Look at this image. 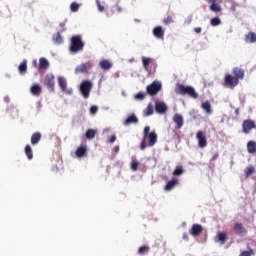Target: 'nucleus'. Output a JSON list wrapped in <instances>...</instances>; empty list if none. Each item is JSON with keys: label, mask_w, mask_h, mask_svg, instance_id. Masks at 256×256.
I'll return each mask as SVG.
<instances>
[{"label": "nucleus", "mask_w": 256, "mask_h": 256, "mask_svg": "<svg viewBox=\"0 0 256 256\" xmlns=\"http://www.w3.org/2000/svg\"><path fill=\"white\" fill-rule=\"evenodd\" d=\"M224 85L230 89H235V87L239 85V81L233 75L226 74L224 77Z\"/></svg>", "instance_id": "obj_5"}, {"label": "nucleus", "mask_w": 256, "mask_h": 256, "mask_svg": "<svg viewBox=\"0 0 256 256\" xmlns=\"http://www.w3.org/2000/svg\"><path fill=\"white\" fill-rule=\"evenodd\" d=\"M114 153H119L120 151V148L119 146H115L114 149H113Z\"/></svg>", "instance_id": "obj_52"}, {"label": "nucleus", "mask_w": 256, "mask_h": 256, "mask_svg": "<svg viewBox=\"0 0 256 256\" xmlns=\"http://www.w3.org/2000/svg\"><path fill=\"white\" fill-rule=\"evenodd\" d=\"M54 43H57L58 45H61L63 43V36H61V33H56L52 37Z\"/></svg>", "instance_id": "obj_34"}, {"label": "nucleus", "mask_w": 256, "mask_h": 256, "mask_svg": "<svg viewBox=\"0 0 256 256\" xmlns=\"http://www.w3.org/2000/svg\"><path fill=\"white\" fill-rule=\"evenodd\" d=\"M233 231L238 237H245L247 235V228L241 222L234 224Z\"/></svg>", "instance_id": "obj_8"}, {"label": "nucleus", "mask_w": 256, "mask_h": 256, "mask_svg": "<svg viewBox=\"0 0 256 256\" xmlns=\"http://www.w3.org/2000/svg\"><path fill=\"white\" fill-rule=\"evenodd\" d=\"M149 246H141L139 249H138V253L139 255H145V253H149Z\"/></svg>", "instance_id": "obj_39"}, {"label": "nucleus", "mask_w": 256, "mask_h": 256, "mask_svg": "<svg viewBox=\"0 0 256 256\" xmlns=\"http://www.w3.org/2000/svg\"><path fill=\"white\" fill-rule=\"evenodd\" d=\"M131 123H139V118H137V116H135L134 114H132L125 120L124 125H131Z\"/></svg>", "instance_id": "obj_30"}, {"label": "nucleus", "mask_w": 256, "mask_h": 256, "mask_svg": "<svg viewBox=\"0 0 256 256\" xmlns=\"http://www.w3.org/2000/svg\"><path fill=\"white\" fill-rule=\"evenodd\" d=\"M98 109L99 108L97 106H92V107H90V113L92 115H95V113H97Z\"/></svg>", "instance_id": "obj_45"}, {"label": "nucleus", "mask_w": 256, "mask_h": 256, "mask_svg": "<svg viewBox=\"0 0 256 256\" xmlns=\"http://www.w3.org/2000/svg\"><path fill=\"white\" fill-rule=\"evenodd\" d=\"M117 141V136L115 134H113L111 137H110V140H109V143H114Z\"/></svg>", "instance_id": "obj_47"}, {"label": "nucleus", "mask_w": 256, "mask_h": 256, "mask_svg": "<svg viewBox=\"0 0 256 256\" xmlns=\"http://www.w3.org/2000/svg\"><path fill=\"white\" fill-rule=\"evenodd\" d=\"M171 23H174L173 16L168 15L166 18L163 19L164 25H171Z\"/></svg>", "instance_id": "obj_40"}, {"label": "nucleus", "mask_w": 256, "mask_h": 256, "mask_svg": "<svg viewBox=\"0 0 256 256\" xmlns=\"http://www.w3.org/2000/svg\"><path fill=\"white\" fill-rule=\"evenodd\" d=\"M179 185V179L172 178L170 181H168L164 187L165 191H173L174 187H177Z\"/></svg>", "instance_id": "obj_16"}, {"label": "nucleus", "mask_w": 256, "mask_h": 256, "mask_svg": "<svg viewBox=\"0 0 256 256\" xmlns=\"http://www.w3.org/2000/svg\"><path fill=\"white\" fill-rule=\"evenodd\" d=\"M221 24V19L219 17H214L210 20V25H212V27H218V25Z\"/></svg>", "instance_id": "obj_38"}, {"label": "nucleus", "mask_w": 256, "mask_h": 256, "mask_svg": "<svg viewBox=\"0 0 256 256\" xmlns=\"http://www.w3.org/2000/svg\"><path fill=\"white\" fill-rule=\"evenodd\" d=\"M30 91L32 95H35L36 97H39L41 95V85L39 84H34L31 88Z\"/></svg>", "instance_id": "obj_26"}, {"label": "nucleus", "mask_w": 256, "mask_h": 256, "mask_svg": "<svg viewBox=\"0 0 256 256\" xmlns=\"http://www.w3.org/2000/svg\"><path fill=\"white\" fill-rule=\"evenodd\" d=\"M251 129H256L255 121L253 120H244L242 123L243 133L249 135L251 133Z\"/></svg>", "instance_id": "obj_10"}, {"label": "nucleus", "mask_w": 256, "mask_h": 256, "mask_svg": "<svg viewBox=\"0 0 256 256\" xmlns=\"http://www.w3.org/2000/svg\"><path fill=\"white\" fill-rule=\"evenodd\" d=\"M155 111L160 115H163V113H167V104H165V102H156Z\"/></svg>", "instance_id": "obj_15"}, {"label": "nucleus", "mask_w": 256, "mask_h": 256, "mask_svg": "<svg viewBox=\"0 0 256 256\" xmlns=\"http://www.w3.org/2000/svg\"><path fill=\"white\" fill-rule=\"evenodd\" d=\"M183 239H184V241H189V235H187V233H184Z\"/></svg>", "instance_id": "obj_50"}, {"label": "nucleus", "mask_w": 256, "mask_h": 256, "mask_svg": "<svg viewBox=\"0 0 256 256\" xmlns=\"http://www.w3.org/2000/svg\"><path fill=\"white\" fill-rule=\"evenodd\" d=\"M91 89H93V83H91V81L86 80L81 83L80 91L84 99H89V94L91 93Z\"/></svg>", "instance_id": "obj_3"}, {"label": "nucleus", "mask_w": 256, "mask_h": 256, "mask_svg": "<svg viewBox=\"0 0 256 256\" xmlns=\"http://www.w3.org/2000/svg\"><path fill=\"white\" fill-rule=\"evenodd\" d=\"M246 43H255L256 42V34L254 32H249L245 35Z\"/></svg>", "instance_id": "obj_28"}, {"label": "nucleus", "mask_w": 256, "mask_h": 256, "mask_svg": "<svg viewBox=\"0 0 256 256\" xmlns=\"http://www.w3.org/2000/svg\"><path fill=\"white\" fill-rule=\"evenodd\" d=\"M217 241L222 245H225V243H227V234L225 232H219L217 235Z\"/></svg>", "instance_id": "obj_32"}, {"label": "nucleus", "mask_w": 256, "mask_h": 256, "mask_svg": "<svg viewBox=\"0 0 256 256\" xmlns=\"http://www.w3.org/2000/svg\"><path fill=\"white\" fill-rule=\"evenodd\" d=\"M153 35L156 39H163V37H165V30H163V27L161 26H156L153 29Z\"/></svg>", "instance_id": "obj_18"}, {"label": "nucleus", "mask_w": 256, "mask_h": 256, "mask_svg": "<svg viewBox=\"0 0 256 256\" xmlns=\"http://www.w3.org/2000/svg\"><path fill=\"white\" fill-rule=\"evenodd\" d=\"M41 132H35L31 136V145H38L39 141H41Z\"/></svg>", "instance_id": "obj_24"}, {"label": "nucleus", "mask_w": 256, "mask_h": 256, "mask_svg": "<svg viewBox=\"0 0 256 256\" xmlns=\"http://www.w3.org/2000/svg\"><path fill=\"white\" fill-rule=\"evenodd\" d=\"M245 177H251V175H253V173H255V167H253L252 165L248 166L245 171Z\"/></svg>", "instance_id": "obj_37"}, {"label": "nucleus", "mask_w": 256, "mask_h": 256, "mask_svg": "<svg viewBox=\"0 0 256 256\" xmlns=\"http://www.w3.org/2000/svg\"><path fill=\"white\" fill-rule=\"evenodd\" d=\"M99 67H101L103 71H109V69L113 67V63H111L109 60H101L99 62Z\"/></svg>", "instance_id": "obj_23"}, {"label": "nucleus", "mask_w": 256, "mask_h": 256, "mask_svg": "<svg viewBox=\"0 0 256 256\" xmlns=\"http://www.w3.org/2000/svg\"><path fill=\"white\" fill-rule=\"evenodd\" d=\"M138 167H139V161L132 159V162H131L132 171H137Z\"/></svg>", "instance_id": "obj_42"}, {"label": "nucleus", "mask_w": 256, "mask_h": 256, "mask_svg": "<svg viewBox=\"0 0 256 256\" xmlns=\"http://www.w3.org/2000/svg\"><path fill=\"white\" fill-rule=\"evenodd\" d=\"M70 10L72 11V13H77V11H79V5L77 4V2H73L70 5Z\"/></svg>", "instance_id": "obj_41"}, {"label": "nucleus", "mask_w": 256, "mask_h": 256, "mask_svg": "<svg viewBox=\"0 0 256 256\" xmlns=\"http://www.w3.org/2000/svg\"><path fill=\"white\" fill-rule=\"evenodd\" d=\"M33 63H34V65H37V61H34Z\"/></svg>", "instance_id": "obj_55"}, {"label": "nucleus", "mask_w": 256, "mask_h": 256, "mask_svg": "<svg viewBox=\"0 0 256 256\" xmlns=\"http://www.w3.org/2000/svg\"><path fill=\"white\" fill-rule=\"evenodd\" d=\"M92 68H93V62L88 61L86 63H82V64L76 66L75 74L76 75H80L83 73L87 74V73H89V69H92Z\"/></svg>", "instance_id": "obj_4"}, {"label": "nucleus", "mask_w": 256, "mask_h": 256, "mask_svg": "<svg viewBox=\"0 0 256 256\" xmlns=\"http://www.w3.org/2000/svg\"><path fill=\"white\" fill-rule=\"evenodd\" d=\"M185 173V169L183 166H176L175 170L173 171L174 177H179V175H183Z\"/></svg>", "instance_id": "obj_35"}, {"label": "nucleus", "mask_w": 256, "mask_h": 256, "mask_svg": "<svg viewBox=\"0 0 256 256\" xmlns=\"http://www.w3.org/2000/svg\"><path fill=\"white\" fill-rule=\"evenodd\" d=\"M161 83L160 82H152L150 85L147 86L146 88V92L148 93V95H157V93H159V91H161Z\"/></svg>", "instance_id": "obj_7"}, {"label": "nucleus", "mask_w": 256, "mask_h": 256, "mask_svg": "<svg viewBox=\"0 0 256 256\" xmlns=\"http://www.w3.org/2000/svg\"><path fill=\"white\" fill-rule=\"evenodd\" d=\"M206 3L213 5V3H217V0H206Z\"/></svg>", "instance_id": "obj_48"}, {"label": "nucleus", "mask_w": 256, "mask_h": 256, "mask_svg": "<svg viewBox=\"0 0 256 256\" xmlns=\"http://www.w3.org/2000/svg\"><path fill=\"white\" fill-rule=\"evenodd\" d=\"M176 93H178L179 95H188V97H191L192 99L199 98V94L195 91V88H193V86H185L183 84H177Z\"/></svg>", "instance_id": "obj_1"}, {"label": "nucleus", "mask_w": 256, "mask_h": 256, "mask_svg": "<svg viewBox=\"0 0 256 256\" xmlns=\"http://www.w3.org/2000/svg\"><path fill=\"white\" fill-rule=\"evenodd\" d=\"M95 135H97V131L93 129H88L85 134L86 139H95Z\"/></svg>", "instance_id": "obj_36"}, {"label": "nucleus", "mask_w": 256, "mask_h": 256, "mask_svg": "<svg viewBox=\"0 0 256 256\" xmlns=\"http://www.w3.org/2000/svg\"><path fill=\"white\" fill-rule=\"evenodd\" d=\"M209 9L212 13H221L222 11L221 5L217 4V2L210 4Z\"/></svg>", "instance_id": "obj_29"}, {"label": "nucleus", "mask_w": 256, "mask_h": 256, "mask_svg": "<svg viewBox=\"0 0 256 256\" xmlns=\"http://www.w3.org/2000/svg\"><path fill=\"white\" fill-rule=\"evenodd\" d=\"M190 235L193 237H199L203 233V226L201 224H193L192 228L189 230Z\"/></svg>", "instance_id": "obj_12"}, {"label": "nucleus", "mask_w": 256, "mask_h": 256, "mask_svg": "<svg viewBox=\"0 0 256 256\" xmlns=\"http://www.w3.org/2000/svg\"><path fill=\"white\" fill-rule=\"evenodd\" d=\"M58 85L66 95H73V89L67 88V80L63 77H58Z\"/></svg>", "instance_id": "obj_9"}, {"label": "nucleus", "mask_w": 256, "mask_h": 256, "mask_svg": "<svg viewBox=\"0 0 256 256\" xmlns=\"http://www.w3.org/2000/svg\"><path fill=\"white\" fill-rule=\"evenodd\" d=\"M153 58H149V57H142V65L145 69V71H147V73H151V69H149V65L153 64Z\"/></svg>", "instance_id": "obj_21"}, {"label": "nucleus", "mask_w": 256, "mask_h": 256, "mask_svg": "<svg viewBox=\"0 0 256 256\" xmlns=\"http://www.w3.org/2000/svg\"><path fill=\"white\" fill-rule=\"evenodd\" d=\"M25 155L27 156V159H29V161L33 159V149L31 148V145L25 146Z\"/></svg>", "instance_id": "obj_33"}, {"label": "nucleus", "mask_w": 256, "mask_h": 256, "mask_svg": "<svg viewBox=\"0 0 256 256\" xmlns=\"http://www.w3.org/2000/svg\"><path fill=\"white\" fill-rule=\"evenodd\" d=\"M44 85L53 93V91H55V75L46 74L44 78Z\"/></svg>", "instance_id": "obj_6"}, {"label": "nucleus", "mask_w": 256, "mask_h": 256, "mask_svg": "<svg viewBox=\"0 0 256 256\" xmlns=\"http://www.w3.org/2000/svg\"><path fill=\"white\" fill-rule=\"evenodd\" d=\"M146 97V94L143 93V92H138L136 95H135V99L137 101H143V99H145Z\"/></svg>", "instance_id": "obj_43"}, {"label": "nucleus", "mask_w": 256, "mask_h": 256, "mask_svg": "<svg viewBox=\"0 0 256 256\" xmlns=\"http://www.w3.org/2000/svg\"><path fill=\"white\" fill-rule=\"evenodd\" d=\"M146 141H148V147H153L157 143V133L155 131L150 132Z\"/></svg>", "instance_id": "obj_20"}, {"label": "nucleus", "mask_w": 256, "mask_h": 256, "mask_svg": "<svg viewBox=\"0 0 256 256\" xmlns=\"http://www.w3.org/2000/svg\"><path fill=\"white\" fill-rule=\"evenodd\" d=\"M196 139L200 149H205V147H207V137H205V133H203V131L199 130L196 133Z\"/></svg>", "instance_id": "obj_11"}, {"label": "nucleus", "mask_w": 256, "mask_h": 256, "mask_svg": "<svg viewBox=\"0 0 256 256\" xmlns=\"http://www.w3.org/2000/svg\"><path fill=\"white\" fill-rule=\"evenodd\" d=\"M232 73L234 75V78L237 79L238 81L245 78V70L239 67L233 68Z\"/></svg>", "instance_id": "obj_14"}, {"label": "nucleus", "mask_w": 256, "mask_h": 256, "mask_svg": "<svg viewBox=\"0 0 256 256\" xmlns=\"http://www.w3.org/2000/svg\"><path fill=\"white\" fill-rule=\"evenodd\" d=\"M201 108L203 111H205V113H207V115H211V113H213V110L211 109V103L209 101L203 102L201 104Z\"/></svg>", "instance_id": "obj_25"}, {"label": "nucleus", "mask_w": 256, "mask_h": 256, "mask_svg": "<svg viewBox=\"0 0 256 256\" xmlns=\"http://www.w3.org/2000/svg\"><path fill=\"white\" fill-rule=\"evenodd\" d=\"M18 71L20 75H25L27 73V60H23L18 66Z\"/></svg>", "instance_id": "obj_27"}, {"label": "nucleus", "mask_w": 256, "mask_h": 256, "mask_svg": "<svg viewBox=\"0 0 256 256\" xmlns=\"http://www.w3.org/2000/svg\"><path fill=\"white\" fill-rule=\"evenodd\" d=\"M85 47V43L83 42V38L81 35L72 36L70 42V51L71 53H79Z\"/></svg>", "instance_id": "obj_2"}, {"label": "nucleus", "mask_w": 256, "mask_h": 256, "mask_svg": "<svg viewBox=\"0 0 256 256\" xmlns=\"http://www.w3.org/2000/svg\"><path fill=\"white\" fill-rule=\"evenodd\" d=\"M201 31H202L201 27L194 28V32H196L197 34L201 33Z\"/></svg>", "instance_id": "obj_49"}, {"label": "nucleus", "mask_w": 256, "mask_h": 256, "mask_svg": "<svg viewBox=\"0 0 256 256\" xmlns=\"http://www.w3.org/2000/svg\"><path fill=\"white\" fill-rule=\"evenodd\" d=\"M146 117H149V115H153V105L152 104H148L147 108H146Z\"/></svg>", "instance_id": "obj_44"}, {"label": "nucleus", "mask_w": 256, "mask_h": 256, "mask_svg": "<svg viewBox=\"0 0 256 256\" xmlns=\"http://www.w3.org/2000/svg\"><path fill=\"white\" fill-rule=\"evenodd\" d=\"M97 7H98V10L101 11V13L105 11V7H103L99 1H97Z\"/></svg>", "instance_id": "obj_46"}, {"label": "nucleus", "mask_w": 256, "mask_h": 256, "mask_svg": "<svg viewBox=\"0 0 256 256\" xmlns=\"http://www.w3.org/2000/svg\"><path fill=\"white\" fill-rule=\"evenodd\" d=\"M76 157H87V146H79L75 151Z\"/></svg>", "instance_id": "obj_22"}, {"label": "nucleus", "mask_w": 256, "mask_h": 256, "mask_svg": "<svg viewBox=\"0 0 256 256\" xmlns=\"http://www.w3.org/2000/svg\"><path fill=\"white\" fill-rule=\"evenodd\" d=\"M60 27H61V31H62V33L64 32V31H66V29H65V23H60Z\"/></svg>", "instance_id": "obj_51"}, {"label": "nucleus", "mask_w": 256, "mask_h": 256, "mask_svg": "<svg viewBox=\"0 0 256 256\" xmlns=\"http://www.w3.org/2000/svg\"><path fill=\"white\" fill-rule=\"evenodd\" d=\"M236 113H239V110H236Z\"/></svg>", "instance_id": "obj_56"}, {"label": "nucleus", "mask_w": 256, "mask_h": 256, "mask_svg": "<svg viewBox=\"0 0 256 256\" xmlns=\"http://www.w3.org/2000/svg\"><path fill=\"white\" fill-rule=\"evenodd\" d=\"M247 151L250 154L256 153V142L255 141H249L247 143Z\"/></svg>", "instance_id": "obj_31"}, {"label": "nucleus", "mask_w": 256, "mask_h": 256, "mask_svg": "<svg viewBox=\"0 0 256 256\" xmlns=\"http://www.w3.org/2000/svg\"><path fill=\"white\" fill-rule=\"evenodd\" d=\"M218 157H219L218 153L214 154L213 157H212V161H215V159H217Z\"/></svg>", "instance_id": "obj_53"}, {"label": "nucleus", "mask_w": 256, "mask_h": 256, "mask_svg": "<svg viewBox=\"0 0 256 256\" xmlns=\"http://www.w3.org/2000/svg\"><path fill=\"white\" fill-rule=\"evenodd\" d=\"M117 11L121 12V11H122L121 7H118V8H117Z\"/></svg>", "instance_id": "obj_54"}, {"label": "nucleus", "mask_w": 256, "mask_h": 256, "mask_svg": "<svg viewBox=\"0 0 256 256\" xmlns=\"http://www.w3.org/2000/svg\"><path fill=\"white\" fill-rule=\"evenodd\" d=\"M149 131H151V127L145 126L143 140L140 144L141 151H145V149H147V143H146L147 136L151 134V132H149Z\"/></svg>", "instance_id": "obj_13"}, {"label": "nucleus", "mask_w": 256, "mask_h": 256, "mask_svg": "<svg viewBox=\"0 0 256 256\" xmlns=\"http://www.w3.org/2000/svg\"><path fill=\"white\" fill-rule=\"evenodd\" d=\"M49 69V60L47 58H40L39 59V65H38V71H47Z\"/></svg>", "instance_id": "obj_19"}, {"label": "nucleus", "mask_w": 256, "mask_h": 256, "mask_svg": "<svg viewBox=\"0 0 256 256\" xmlns=\"http://www.w3.org/2000/svg\"><path fill=\"white\" fill-rule=\"evenodd\" d=\"M173 122L176 124V129H181L184 125L183 115L181 114H175L173 116Z\"/></svg>", "instance_id": "obj_17"}]
</instances>
